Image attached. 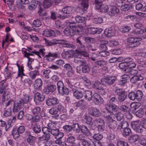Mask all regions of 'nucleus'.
I'll use <instances>...</instances> for the list:
<instances>
[{
    "mask_svg": "<svg viewBox=\"0 0 146 146\" xmlns=\"http://www.w3.org/2000/svg\"><path fill=\"white\" fill-rule=\"evenodd\" d=\"M29 101V97L28 95H25L22 98L19 99L17 102H14L12 108L13 113H17L24 106L25 104H27Z\"/></svg>",
    "mask_w": 146,
    "mask_h": 146,
    "instance_id": "nucleus-1",
    "label": "nucleus"
},
{
    "mask_svg": "<svg viewBox=\"0 0 146 146\" xmlns=\"http://www.w3.org/2000/svg\"><path fill=\"white\" fill-rule=\"evenodd\" d=\"M76 44L79 48L78 50V53L80 55L83 56L84 57H88L89 56V54L85 50V46L82 44L81 40L80 37H78L76 40Z\"/></svg>",
    "mask_w": 146,
    "mask_h": 146,
    "instance_id": "nucleus-2",
    "label": "nucleus"
},
{
    "mask_svg": "<svg viewBox=\"0 0 146 146\" xmlns=\"http://www.w3.org/2000/svg\"><path fill=\"white\" fill-rule=\"evenodd\" d=\"M117 80V78L114 76H108L101 80V84L106 86H108L114 83Z\"/></svg>",
    "mask_w": 146,
    "mask_h": 146,
    "instance_id": "nucleus-3",
    "label": "nucleus"
},
{
    "mask_svg": "<svg viewBox=\"0 0 146 146\" xmlns=\"http://www.w3.org/2000/svg\"><path fill=\"white\" fill-rule=\"evenodd\" d=\"M73 8L70 6H66L63 8L62 10V12L63 15L59 14L57 17L59 19H64L68 17L69 16L64 14H70L72 12Z\"/></svg>",
    "mask_w": 146,
    "mask_h": 146,
    "instance_id": "nucleus-4",
    "label": "nucleus"
},
{
    "mask_svg": "<svg viewBox=\"0 0 146 146\" xmlns=\"http://www.w3.org/2000/svg\"><path fill=\"white\" fill-rule=\"evenodd\" d=\"M115 94L118 96V99L120 102H124L127 97L126 92L121 88H117L116 90Z\"/></svg>",
    "mask_w": 146,
    "mask_h": 146,
    "instance_id": "nucleus-5",
    "label": "nucleus"
},
{
    "mask_svg": "<svg viewBox=\"0 0 146 146\" xmlns=\"http://www.w3.org/2000/svg\"><path fill=\"white\" fill-rule=\"evenodd\" d=\"M47 126L49 127L50 133L54 136L56 137L60 132L59 130L53 124L48 120H46Z\"/></svg>",
    "mask_w": 146,
    "mask_h": 146,
    "instance_id": "nucleus-6",
    "label": "nucleus"
},
{
    "mask_svg": "<svg viewBox=\"0 0 146 146\" xmlns=\"http://www.w3.org/2000/svg\"><path fill=\"white\" fill-rule=\"evenodd\" d=\"M98 55L96 54H92V56L90 57L91 60L93 61L95 65L99 67H102L105 64V61L97 60Z\"/></svg>",
    "mask_w": 146,
    "mask_h": 146,
    "instance_id": "nucleus-7",
    "label": "nucleus"
},
{
    "mask_svg": "<svg viewBox=\"0 0 146 146\" xmlns=\"http://www.w3.org/2000/svg\"><path fill=\"white\" fill-rule=\"evenodd\" d=\"M60 100L56 97H52L48 98L46 100V104L48 106H52L56 105L58 103Z\"/></svg>",
    "mask_w": 146,
    "mask_h": 146,
    "instance_id": "nucleus-8",
    "label": "nucleus"
},
{
    "mask_svg": "<svg viewBox=\"0 0 146 146\" xmlns=\"http://www.w3.org/2000/svg\"><path fill=\"white\" fill-rule=\"evenodd\" d=\"M88 113L91 116L96 117H99L101 115L100 110L97 108L93 107H91L88 109Z\"/></svg>",
    "mask_w": 146,
    "mask_h": 146,
    "instance_id": "nucleus-9",
    "label": "nucleus"
},
{
    "mask_svg": "<svg viewBox=\"0 0 146 146\" xmlns=\"http://www.w3.org/2000/svg\"><path fill=\"white\" fill-rule=\"evenodd\" d=\"M132 128L137 132L142 133L143 131V128L139 125V123L137 122H132L131 123Z\"/></svg>",
    "mask_w": 146,
    "mask_h": 146,
    "instance_id": "nucleus-10",
    "label": "nucleus"
},
{
    "mask_svg": "<svg viewBox=\"0 0 146 146\" xmlns=\"http://www.w3.org/2000/svg\"><path fill=\"white\" fill-rule=\"evenodd\" d=\"M45 98L44 96L38 92L35 93L34 100L36 105L38 104L39 102L43 101Z\"/></svg>",
    "mask_w": 146,
    "mask_h": 146,
    "instance_id": "nucleus-11",
    "label": "nucleus"
},
{
    "mask_svg": "<svg viewBox=\"0 0 146 146\" xmlns=\"http://www.w3.org/2000/svg\"><path fill=\"white\" fill-rule=\"evenodd\" d=\"M65 82L68 86L70 88H73V86L74 87H77V85H79V82L76 83V81L74 78H66L65 80Z\"/></svg>",
    "mask_w": 146,
    "mask_h": 146,
    "instance_id": "nucleus-12",
    "label": "nucleus"
},
{
    "mask_svg": "<svg viewBox=\"0 0 146 146\" xmlns=\"http://www.w3.org/2000/svg\"><path fill=\"white\" fill-rule=\"evenodd\" d=\"M116 31L113 27L106 29L104 33L105 35L107 37H111L114 36L115 34Z\"/></svg>",
    "mask_w": 146,
    "mask_h": 146,
    "instance_id": "nucleus-13",
    "label": "nucleus"
},
{
    "mask_svg": "<svg viewBox=\"0 0 146 146\" xmlns=\"http://www.w3.org/2000/svg\"><path fill=\"white\" fill-rule=\"evenodd\" d=\"M141 40V38H140L131 37L128 38L127 40L129 42L133 44V47H136L140 44L139 41Z\"/></svg>",
    "mask_w": 146,
    "mask_h": 146,
    "instance_id": "nucleus-14",
    "label": "nucleus"
},
{
    "mask_svg": "<svg viewBox=\"0 0 146 146\" xmlns=\"http://www.w3.org/2000/svg\"><path fill=\"white\" fill-rule=\"evenodd\" d=\"M94 102L96 105H98L100 104H103L104 101L101 96L97 93H95L93 95Z\"/></svg>",
    "mask_w": 146,
    "mask_h": 146,
    "instance_id": "nucleus-15",
    "label": "nucleus"
},
{
    "mask_svg": "<svg viewBox=\"0 0 146 146\" xmlns=\"http://www.w3.org/2000/svg\"><path fill=\"white\" fill-rule=\"evenodd\" d=\"M56 85L53 84L47 86L43 90V92L46 94H48L50 92L53 93L56 89Z\"/></svg>",
    "mask_w": 146,
    "mask_h": 146,
    "instance_id": "nucleus-16",
    "label": "nucleus"
},
{
    "mask_svg": "<svg viewBox=\"0 0 146 146\" xmlns=\"http://www.w3.org/2000/svg\"><path fill=\"white\" fill-rule=\"evenodd\" d=\"M106 110L112 112H116L117 111L118 107L115 104H112L108 103L105 105Z\"/></svg>",
    "mask_w": 146,
    "mask_h": 146,
    "instance_id": "nucleus-17",
    "label": "nucleus"
},
{
    "mask_svg": "<svg viewBox=\"0 0 146 146\" xmlns=\"http://www.w3.org/2000/svg\"><path fill=\"white\" fill-rule=\"evenodd\" d=\"M59 56V55L56 53L49 52L47 55H46L45 57L46 58V60L51 61L53 59V58H57Z\"/></svg>",
    "mask_w": 146,
    "mask_h": 146,
    "instance_id": "nucleus-18",
    "label": "nucleus"
},
{
    "mask_svg": "<svg viewBox=\"0 0 146 146\" xmlns=\"http://www.w3.org/2000/svg\"><path fill=\"white\" fill-rule=\"evenodd\" d=\"M56 105V108L58 111V112L59 111L61 113L66 112V109L64 108L62 103H61L60 101V102H58V103Z\"/></svg>",
    "mask_w": 146,
    "mask_h": 146,
    "instance_id": "nucleus-19",
    "label": "nucleus"
},
{
    "mask_svg": "<svg viewBox=\"0 0 146 146\" xmlns=\"http://www.w3.org/2000/svg\"><path fill=\"white\" fill-rule=\"evenodd\" d=\"M80 130L83 134L86 136H89L91 135V133L89 129L85 125L81 126Z\"/></svg>",
    "mask_w": 146,
    "mask_h": 146,
    "instance_id": "nucleus-20",
    "label": "nucleus"
},
{
    "mask_svg": "<svg viewBox=\"0 0 146 146\" xmlns=\"http://www.w3.org/2000/svg\"><path fill=\"white\" fill-rule=\"evenodd\" d=\"M102 115L106 119L110 120L112 119V112L106 110H104L102 113Z\"/></svg>",
    "mask_w": 146,
    "mask_h": 146,
    "instance_id": "nucleus-21",
    "label": "nucleus"
},
{
    "mask_svg": "<svg viewBox=\"0 0 146 146\" xmlns=\"http://www.w3.org/2000/svg\"><path fill=\"white\" fill-rule=\"evenodd\" d=\"M74 62L77 64H80L81 66H83L86 64V61L83 58L78 57H75Z\"/></svg>",
    "mask_w": 146,
    "mask_h": 146,
    "instance_id": "nucleus-22",
    "label": "nucleus"
},
{
    "mask_svg": "<svg viewBox=\"0 0 146 146\" xmlns=\"http://www.w3.org/2000/svg\"><path fill=\"white\" fill-rule=\"evenodd\" d=\"M99 43L100 45L99 46L100 49L103 50H106L107 49V47L106 45L108 43V42L107 40H99Z\"/></svg>",
    "mask_w": 146,
    "mask_h": 146,
    "instance_id": "nucleus-23",
    "label": "nucleus"
},
{
    "mask_svg": "<svg viewBox=\"0 0 146 146\" xmlns=\"http://www.w3.org/2000/svg\"><path fill=\"white\" fill-rule=\"evenodd\" d=\"M38 2L36 0H33L31 2L30 4L28 5V8L30 10H33L37 7Z\"/></svg>",
    "mask_w": 146,
    "mask_h": 146,
    "instance_id": "nucleus-24",
    "label": "nucleus"
},
{
    "mask_svg": "<svg viewBox=\"0 0 146 146\" xmlns=\"http://www.w3.org/2000/svg\"><path fill=\"white\" fill-rule=\"evenodd\" d=\"M85 98L89 101H90L92 98L93 95L92 92L90 90H86L84 94Z\"/></svg>",
    "mask_w": 146,
    "mask_h": 146,
    "instance_id": "nucleus-25",
    "label": "nucleus"
},
{
    "mask_svg": "<svg viewBox=\"0 0 146 146\" xmlns=\"http://www.w3.org/2000/svg\"><path fill=\"white\" fill-rule=\"evenodd\" d=\"M128 122L124 120L121 121L119 124L118 125L117 129L119 130H121V129H123L128 127Z\"/></svg>",
    "mask_w": 146,
    "mask_h": 146,
    "instance_id": "nucleus-26",
    "label": "nucleus"
},
{
    "mask_svg": "<svg viewBox=\"0 0 146 146\" xmlns=\"http://www.w3.org/2000/svg\"><path fill=\"white\" fill-rule=\"evenodd\" d=\"M42 131L44 134V135L45 136V138L48 140L50 138V132L49 127H43L42 129Z\"/></svg>",
    "mask_w": 146,
    "mask_h": 146,
    "instance_id": "nucleus-27",
    "label": "nucleus"
},
{
    "mask_svg": "<svg viewBox=\"0 0 146 146\" xmlns=\"http://www.w3.org/2000/svg\"><path fill=\"white\" fill-rule=\"evenodd\" d=\"M64 34L67 36H74L75 34V32L72 28H67L64 31Z\"/></svg>",
    "mask_w": 146,
    "mask_h": 146,
    "instance_id": "nucleus-28",
    "label": "nucleus"
},
{
    "mask_svg": "<svg viewBox=\"0 0 146 146\" xmlns=\"http://www.w3.org/2000/svg\"><path fill=\"white\" fill-rule=\"evenodd\" d=\"M73 95L77 99H80L84 97V94L83 92L78 90L73 91Z\"/></svg>",
    "mask_w": 146,
    "mask_h": 146,
    "instance_id": "nucleus-29",
    "label": "nucleus"
},
{
    "mask_svg": "<svg viewBox=\"0 0 146 146\" xmlns=\"http://www.w3.org/2000/svg\"><path fill=\"white\" fill-rule=\"evenodd\" d=\"M119 12V10L115 6L112 7L109 12L108 14L111 16H114L115 14L118 13Z\"/></svg>",
    "mask_w": 146,
    "mask_h": 146,
    "instance_id": "nucleus-30",
    "label": "nucleus"
},
{
    "mask_svg": "<svg viewBox=\"0 0 146 146\" xmlns=\"http://www.w3.org/2000/svg\"><path fill=\"white\" fill-rule=\"evenodd\" d=\"M111 121H109L108 122V126L111 129H114L117 126V122L112 119Z\"/></svg>",
    "mask_w": 146,
    "mask_h": 146,
    "instance_id": "nucleus-31",
    "label": "nucleus"
},
{
    "mask_svg": "<svg viewBox=\"0 0 146 146\" xmlns=\"http://www.w3.org/2000/svg\"><path fill=\"white\" fill-rule=\"evenodd\" d=\"M34 85L36 89H39L42 85V80L40 78L37 79L35 81Z\"/></svg>",
    "mask_w": 146,
    "mask_h": 146,
    "instance_id": "nucleus-32",
    "label": "nucleus"
},
{
    "mask_svg": "<svg viewBox=\"0 0 146 146\" xmlns=\"http://www.w3.org/2000/svg\"><path fill=\"white\" fill-rule=\"evenodd\" d=\"M90 33L92 34H95L96 33L99 34L103 31V29L101 28L98 29L94 27H91L89 29Z\"/></svg>",
    "mask_w": 146,
    "mask_h": 146,
    "instance_id": "nucleus-33",
    "label": "nucleus"
},
{
    "mask_svg": "<svg viewBox=\"0 0 146 146\" xmlns=\"http://www.w3.org/2000/svg\"><path fill=\"white\" fill-rule=\"evenodd\" d=\"M86 18L85 17H81L78 15L75 17V19L77 23H82L85 22L86 20Z\"/></svg>",
    "mask_w": 146,
    "mask_h": 146,
    "instance_id": "nucleus-34",
    "label": "nucleus"
},
{
    "mask_svg": "<svg viewBox=\"0 0 146 146\" xmlns=\"http://www.w3.org/2000/svg\"><path fill=\"white\" fill-rule=\"evenodd\" d=\"M52 3L51 0H44L43 2V6L45 8H48L51 6Z\"/></svg>",
    "mask_w": 146,
    "mask_h": 146,
    "instance_id": "nucleus-35",
    "label": "nucleus"
},
{
    "mask_svg": "<svg viewBox=\"0 0 146 146\" xmlns=\"http://www.w3.org/2000/svg\"><path fill=\"white\" fill-rule=\"evenodd\" d=\"M139 136L137 135H131L129 138V142L131 143H133L137 141L139 138Z\"/></svg>",
    "mask_w": 146,
    "mask_h": 146,
    "instance_id": "nucleus-36",
    "label": "nucleus"
},
{
    "mask_svg": "<svg viewBox=\"0 0 146 146\" xmlns=\"http://www.w3.org/2000/svg\"><path fill=\"white\" fill-rule=\"evenodd\" d=\"M9 92V89L7 85L0 86V93L1 94Z\"/></svg>",
    "mask_w": 146,
    "mask_h": 146,
    "instance_id": "nucleus-37",
    "label": "nucleus"
},
{
    "mask_svg": "<svg viewBox=\"0 0 146 146\" xmlns=\"http://www.w3.org/2000/svg\"><path fill=\"white\" fill-rule=\"evenodd\" d=\"M11 108H6L4 109L3 115L5 117H8L11 116Z\"/></svg>",
    "mask_w": 146,
    "mask_h": 146,
    "instance_id": "nucleus-38",
    "label": "nucleus"
},
{
    "mask_svg": "<svg viewBox=\"0 0 146 146\" xmlns=\"http://www.w3.org/2000/svg\"><path fill=\"white\" fill-rule=\"evenodd\" d=\"M136 100L139 101H140L143 96L142 92L140 90H137L135 92Z\"/></svg>",
    "mask_w": 146,
    "mask_h": 146,
    "instance_id": "nucleus-39",
    "label": "nucleus"
},
{
    "mask_svg": "<svg viewBox=\"0 0 146 146\" xmlns=\"http://www.w3.org/2000/svg\"><path fill=\"white\" fill-rule=\"evenodd\" d=\"M122 3L123 4L120 6V9L123 11H127L129 10L130 7H132L131 5H130L128 4H125L123 2Z\"/></svg>",
    "mask_w": 146,
    "mask_h": 146,
    "instance_id": "nucleus-40",
    "label": "nucleus"
},
{
    "mask_svg": "<svg viewBox=\"0 0 146 146\" xmlns=\"http://www.w3.org/2000/svg\"><path fill=\"white\" fill-rule=\"evenodd\" d=\"M13 69L10 67H8L7 66L5 68V71L6 72V73L7 74V77L11 78L12 77V74L13 73Z\"/></svg>",
    "mask_w": 146,
    "mask_h": 146,
    "instance_id": "nucleus-41",
    "label": "nucleus"
},
{
    "mask_svg": "<svg viewBox=\"0 0 146 146\" xmlns=\"http://www.w3.org/2000/svg\"><path fill=\"white\" fill-rule=\"evenodd\" d=\"M36 138L31 135L29 136V137L27 139V142L30 145H34L35 143V140H36Z\"/></svg>",
    "mask_w": 146,
    "mask_h": 146,
    "instance_id": "nucleus-42",
    "label": "nucleus"
},
{
    "mask_svg": "<svg viewBox=\"0 0 146 146\" xmlns=\"http://www.w3.org/2000/svg\"><path fill=\"white\" fill-rule=\"evenodd\" d=\"M91 70V67L88 65H85L82 67V72L87 73H89Z\"/></svg>",
    "mask_w": 146,
    "mask_h": 146,
    "instance_id": "nucleus-43",
    "label": "nucleus"
},
{
    "mask_svg": "<svg viewBox=\"0 0 146 146\" xmlns=\"http://www.w3.org/2000/svg\"><path fill=\"white\" fill-rule=\"evenodd\" d=\"M41 111V108L39 107L34 108L32 110V112L34 115H39Z\"/></svg>",
    "mask_w": 146,
    "mask_h": 146,
    "instance_id": "nucleus-44",
    "label": "nucleus"
},
{
    "mask_svg": "<svg viewBox=\"0 0 146 146\" xmlns=\"http://www.w3.org/2000/svg\"><path fill=\"white\" fill-rule=\"evenodd\" d=\"M16 128L13 129L12 132V135L14 139L18 138L20 136Z\"/></svg>",
    "mask_w": 146,
    "mask_h": 146,
    "instance_id": "nucleus-45",
    "label": "nucleus"
},
{
    "mask_svg": "<svg viewBox=\"0 0 146 146\" xmlns=\"http://www.w3.org/2000/svg\"><path fill=\"white\" fill-rule=\"evenodd\" d=\"M73 130L75 132L79 133L80 131V127L78 123H73L72 127Z\"/></svg>",
    "mask_w": 146,
    "mask_h": 146,
    "instance_id": "nucleus-46",
    "label": "nucleus"
},
{
    "mask_svg": "<svg viewBox=\"0 0 146 146\" xmlns=\"http://www.w3.org/2000/svg\"><path fill=\"white\" fill-rule=\"evenodd\" d=\"M45 35L47 37H50L51 36H56L55 32L52 30H50L44 32Z\"/></svg>",
    "mask_w": 146,
    "mask_h": 146,
    "instance_id": "nucleus-47",
    "label": "nucleus"
},
{
    "mask_svg": "<svg viewBox=\"0 0 146 146\" xmlns=\"http://www.w3.org/2000/svg\"><path fill=\"white\" fill-rule=\"evenodd\" d=\"M135 115L138 117H141L144 115V112L142 108H140L135 112Z\"/></svg>",
    "mask_w": 146,
    "mask_h": 146,
    "instance_id": "nucleus-48",
    "label": "nucleus"
},
{
    "mask_svg": "<svg viewBox=\"0 0 146 146\" xmlns=\"http://www.w3.org/2000/svg\"><path fill=\"white\" fill-rule=\"evenodd\" d=\"M117 120L118 121H121L124 120L123 114L120 112L117 113L116 115Z\"/></svg>",
    "mask_w": 146,
    "mask_h": 146,
    "instance_id": "nucleus-49",
    "label": "nucleus"
},
{
    "mask_svg": "<svg viewBox=\"0 0 146 146\" xmlns=\"http://www.w3.org/2000/svg\"><path fill=\"white\" fill-rule=\"evenodd\" d=\"M14 102L13 100L10 99L8 101H2V104L4 106L7 107L9 105H12Z\"/></svg>",
    "mask_w": 146,
    "mask_h": 146,
    "instance_id": "nucleus-50",
    "label": "nucleus"
},
{
    "mask_svg": "<svg viewBox=\"0 0 146 146\" xmlns=\"http://www.w3.org/2000/svg\"><path fill=\"white\" fill-rule=\"evenodd\" d=\"M32 128L34 132L36 134L40 133L41 130L40 127L38 125H35Z\"/></svg>",
    "mask_w": 146,
    "mask_h": 146,
    "instance_id": "nucleus-51",
    "label": "nucleus"
},
{
    "mask_svg": "<svg viewBox=\"0 0 146 146\" xmlns=\"http://www.w3.org/2000/svg\"><path fill=\"white\" fill-rule=\"evenodd\" d=\"M65 42H64L63 46L64 47L73 49L75 48V47L72 44L69 43L68 41L66 40H65Z\"/></svg>",
    "mask_w": 146,
    "mask_h": 146,
    "instance_id": "nucleus-52",
    "label": "nucleus"
},
{
    "mask_svg": "<svg viewBox=\"0 0 146 146\" xmlns=\"http://www.w3.org/2000/svg\"><path fill=\"white\" fill-rule=\"evenodd\" d=\"M123 134L124 136H127L131 133V129L128 127L123 129Z\"/></svg>",
    "mask_w": 146,
    "mask_h": 146,
    "instance_id": "nucleus-53",
    "label": "nucleus"
},
{
    "mask_svg": "<svg viewBox=\"0 0 146 146\" xmlns=\"http://www.w3.org/2000/svg\"><path fill=\"white\" fill-rule=\"evenodd\" d=\"M76 140L75 138L73 136H69L67 138L66 141L67 142L73 144L75 143V141Z\"/></svg>",
    "mask_w": 146,
    "mask_h": 146,
    "instance_id": "nucleus-54",
    "label": "nucleus"
},
{
    "mask_svg": "<svg viewBox=\"0 0 146 146\" xmlns=\"http://www.w3.org/2000/svg\"><path fill=\"white\" fill-rule=\"evenodd\" d=\"M76 106L78 107L80 106H85L86 105V103L84 100H81L78 102H76L75 104Z\"/></svg>",
    "mask_w": 146,
    "mask_h": 146,
    "instance_id": "nucleus-55",
    "label": "nucleus"
},
{
    "mask_svg": "<svg viewBox=\"0 0 146 146\" xmlns=\"http://www.w3.org/2000/svg\"><path fill=\"white\" fill-rule=\"evenodd\" d=\"M102 85L98 81H96L95 82L93 85V87L95 89L99 90L102 88Z\"/></svg>",
    "mask_w": 146,
    "mask_h": 146,
    "instance_id": "nucleus-56",
    "label": "nucleus"
},
{
    "mask_svg": "<svg viewBox=\"0 0 146 146\" xmlns=\"http://www.w3.org/2000/svg\"><path fill=\"white\" fill-rule=\"evenodd\" d=\"M37 75V72L36 71H32L30 72L29 75L32 80L35 79Z\"/></svg>",
    "mask_w": 146,
    "mask_h": 146,
    "instance_id": "nucleus-57",
    "label": "nucleus"
},
{
    "mask_svg": "<svg viewBox=\"0 0 146 146\" xmlns=\"http://www.w3.org/2000/svg\"><path fill=\"white\" fill-rule=\"evenodd\" d=\"M128 97L130 100H134L136 99L135 93L133 92H130L128 95Z\"/></svg>",
    "mask_w": 146,
    "mask_h": 146,
    "instance_id": "nucleus-58",
    "label": "nucleus"
},
{
    "mask_svg": "<svg viewBox=\"0 0 146 146\" xmlns=\"http://www.w3.org/2000/svg\"><path fill=\"white\" fill-rule=\"evenodd\" d=\"M119 109L121 111L125 112H128L129 111V108L125 105H122L119 106Z\"/></svg>",
    "mask_w": 146,
    "mask_h": 146,
    "instance_id": "nucleus-59",
    "label": "nucleus"
},
{
    "mask_svg": "<svg viewBox=\"0 0 146 146\" xmlns=\"http://www.w3.org/2000/svg\"><path fill=\"white\" fill-rule=\"evenodd\" d=\"M103 137V135L99 133L95 134L93 137V138L94 139L97 140L98 141L101 140Z\"/></svg>",
    "mask_w": 146,
    "mask_h": 146,
    "instance_id": "nucleus-60",
    "label": "nucleus"
},
{
    "mask_svg": "<svg viewBox=\"0 0 146 146\" xmlns=\"http://www.w3.org/2000/svg\"><path fill=\"white\" fill-rule=\"evenodd\" d=\"M51 72L50 70H45L43 73V77L46 78L48 79L49 78V74Z\"/></svg>",
    "mask_w": 146,
    "mask_h": 146,
    "instance_id": "nucleus-61",
    "label": "nucleus"
},
{
    "mask_svg": "<svg viewBox=\"0 0 146 146\" xmlns=\"http://www.w3.org/2000/svg\"><path fill=\"white\" fill-rule=\"evenodd\" d=\"M41 22L38 19L35 20L33 23V26L38 27L41 25Z\"/></svg>",
    "mask_w": 146,
    "mask_h": 146,
    "instance_id": "nucleus-62",
    "label": "nucleus"
},
{
    "mask_svg": "<svg viewBox=\"0 0 146 146\" xmlns=\"http://www.w3.org/2000/svg\"><path fill=\"white\" fill-rule=\"evenodd\" d=\"M55 24L56 27L58 29H63L64 27V26L62 23L60 21H56L55 23Z\"/></svg>",
    "mask_w": 146,
    "mask_h": 146,
    "instance_id": "nucleus-63",
    "label": "nucleus"
},
{
    "mask_svg": "<svg viewBox=\"0 0 146 146\" xmlns=\"http://www.w3.org/2000/svg\"><path fill=\"white\" fill-rule=\"evenodd\" d=\"M117 145V146H129L127 142L123 141H118Z\"/></svg>",
    "mask_w": 146,
    "mask_h": 146,
    "instance_id": "nucleus-64",
    "label": "nucleus"
}]
</instances>
